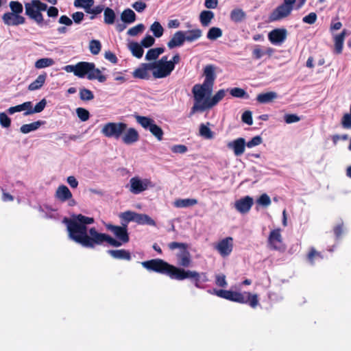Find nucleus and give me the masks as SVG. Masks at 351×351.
<instances>
[{
    "instance_id": "nucleus-46",
    "label": "nucleus",
    "mask_w": 351,
    "mask_h": 351,
    "mask_svg": "<svg viewBox=\"0 0 351 351\" xmlns=\"http://www.w3.org/2000/svg\"><path fill=\"white\" fill-rule=\"evenodd\" d=\"M150 30L153 32L154 36H156V38L161 37L164 32V29L162 26L158 21H155L152 23V25L150 27Z\"/></svg>"
},
{
    "instance_id": "nucleus-6",
    "label": "nucleus",
    "mask_w": 351,
    "mask_h": 351,
    "mask_svg": "<svg viewBox=\"0 0 351 351\" xmlns=\"http://www.w3.org/2000/svg\"><path fill=\"white\" fill-rule=\"evenodd\" d=\"M168 247L171 250H174L176 248L180 250V253L177 255L178 263L180 266L184 267L190 266L191 259L190 252L188 251L189 245L187 243L173 241L169 243Z\"/></svg>"
},
{
    "instance_id": "nucleus-24",
    "label": "nucleus",
    "mask_w": 351,
    "mask_h": 351,
    "mask_svg": "<svg viewBox=\"0 0 351 351\" xmlns=\"http://www.w3.org/2000/svg\"><path fill=\"white\" fill-rule=\"evenodd\" d=\"M226 95V91L223 89L218 90L215 95L212 97H207L205 99L207 108L208 109L216 106Z\"/></svg>"
},
{
    "instance_id": "nucleus-27",
    "label": "nucleus",
    "mask_w": 351,
    "mask_h": 351,
    "mask_svg": "<svg viewBox=\"0 0 351 351\" xmlns=\"http://www.w3.org/2000/svg\"><path fill=\"white\" fill-rule=\"evenodd\" d=\"M47 78V73L39 75L37 78L32 82L28 86V90H36L40 88L45 82Z\"/></svg>"
},
{
    "instance_id": "nucleus-35",
    "label": "nucleus",
    "mask_w": 351,
    "mask_h": 351,
    "mask_svg": "<svg viewBox=\"0 0 351 351\" xmlns=\"http://www.w3.org/2000/svg\"><path fill=\"white\" fill-rule=\"evenodd\" d=\"M136 223H137L139 225H149L152 226H156L155 221L146 214L138 213L136 216Z\"/></svg>"
},
{
    "instance_id": "nucleus-2",
    "label": "nucleus",
    "mask_w": 351,
    "mask_h": 351,
    "mask_svg": "<svg viewBox=\"0 0 351 351\" xmlns=\"http://www.w3.org/2000/svg\"><path fill=\"white\" fill-rule=\"evenodd\" d=\"M142 266L149 271L168 276L171 279L184 280L190 279L195 287L202 288L201 280L206 282L208 281L206 273L199 274L196 271L185 270L183 268L177 267L160 258L152 259L141 263Z\"/></svg>"
},
{
    "instance_id": "nucleus-41",
    "label": "nucleus",
    "mask_w": 351,
    "mask_h": 351,
    "mask_svg": "<svg viewBox=\"0 0 351 351\" xmlns=\"http://www.w3.org/2000/svg\"><path fill=\"white\" fill-rule=\"evenodd\" d=\"M323 256L319 252H317L314 247H311L307 254V260L311 264L314 265L316 259H322Z\"/></svg>"
},
{
    "instance_id": "nucleus-1",
    "label": "nucleus",
    "mask_w": 351,
    "mask_h": 351,
    "mask_svg": "<svg viewBox=\"0 0 351 351\" xmlns=\"http://www.w3.org/2000/svg\"><path fill=\"white\" fill-rule=\"evenodd\" d=\"M94 221L93 217L82 214L75 215L72 218L64 217L62 221L66 226L69 238L84 247L95 248L96 245H101L105 242L112 246L119 247L122 243H126L129 241L130 237L126 224H122V226L110 223L105 225L106 229L112 232L121 241H119L107 234L97 232L95 227L88 230L87 225L92 224Z\"/></svg>"
},
{
    "instance_id": "nucleus-60",
    "label": "nucleus",
    "mask_w": 351,
    "mask_h": 351,
    "mask_svg": "<svg viewBox=\"0 0 351 351\" xmlns=\"http://www.w3.org/2000/svg\"><path fill=\"white\" fill-rule=\"evenodd\" d=\"M317 19V14L315 12H311L302 19V21L307 24H314Z\"/></svg>"
},
{
    "instance_id": "nucleus-34",
    "label": "nucleus",
    "mask_w": 351,
    "mask_h": 351,
    "mask_svg": "<svg viewBox=\"0 0 351 351\" xmlns=\"http://www.w3.org/2000/svg\"><path fill=\"white\" fill-rule=\"evenodd\" d=\"M87 78L89 80H97L99 82H104L106 80V77L101 73V71L95 68V65L94 64V68L92 69L89 75L87 76Z\"/></svg>"
},
{
    "instance_id": "nucleus-19",
    "label": "nucleus",
    "mask_w": 351,
    "mask_h": 351,
    "mask_svg": "<svg viewBox=\"0 0 351 351\" xmlns=\"http://www.w3.org/2000/svg\"><path fill=\"white\" fill-rule=\"evenodd\" d=\"M245 141L243 138H238L228 143L227 146L229 149H232L236 156L242 155L245 152Z\"/></svg>"
},
{
    "instance_id": "nucleus-58",
    "label": "nucleus",
    "mask_w": 351,
    "mask_h": 351,
    "mask_svg": "<svg viewBox=\"0 0 351 351\" xmlns=\"http://www.w3.org/2000/svg\"><path fill=\"white\" fill-rule=\"evenodd\" d=\"M200 103H195L193 106L192 107L190 112V115L193 114L196 111L201 110L203 111L205 109H208L207 108V104H206V101L204 100L202 104Z\"/></svg>"
},
{
    "instance_id": "nucleus-8",
    "label": "nucleus",
    "mask_w": 351,
    "mask_h": 351,
    "mask_svg": "<svg viewBox=\"0 0 351 351\" xmlns=\"http://www.w3.org/2000/svg\"><path fill=\"white\" fill-rule=\"evenodd\" d=\"M214 83L204 80L202 84H195L192 89L196 103H201L206 95H210Z\"/></svg>"
},
{
    "instance_id": "nucleus-61",
    "label": "nucleus",
    "mask_w": 351,
    "mask_h": 351,
    "mask_svg": "<svg viewBox=\"0 0 351 351\" xmlns=\"http://www.w3.org/2000/svg\"><path fill=\"white\" fill-rule=\"evenodd\" d=\"M155 39L150 35H147L142 40L141 45L145 48H148L154 45Z\"/></svg>"
},
{
    "instance_id": "nucleus-31",
    "label": "nucleus",
    "mask_w": 351,
    "mask_h": 351,
    "mask_svg": "<svg viewBox=\"0 0 351 351\" xmlns=\"http://www.w3.org/2000/svg\"><path fill=\"white\" fill-rule=\"evenodd\" d=\"M204 80L214 83L216 79L215 66L213 64L206 65L204 69Z\"/></svg>"
},
{
    "instance_id": "nucleus-26",
    "label": "nucleus",
    "mask_w": 351,
    "mask_h": 351,
    "mask_svg": "<svg viewBox=\"0 0 351 351\" xmlns=\"http://www.w3.org/2000/svg\"><path fill=\"white\" fill-rule=\"evenodd\" d=\"M230 18L234 23H240L245 19L246 14L242 9L235 8L231 11Z\"/></svg>"
},
{
    "instance_id": "nucleus-5",
    "label": "nucleus",
    "mask_w": 351,
    "mask_h": 351,
    "mask_svg": "<svg viewBox=\"0 0 351 351\" xmlns=\"http://www.w3.org/2000/svg\"><path fill=\"white\" fill-rule=\"evenodd\" d=\"M342 23L338 19H332L330 25V32L332 34L334 41V52L340 54L342 52L345 36L346 35V29H343L339 34H335L334 32L341 28Z\"/></svg>"
},
{
    "instance_id": "nucleus-42",
    "label": "nucleus",
    "mask_w": 351,
    "mask_h": 351,
    "mask_svg": "<svg viewBox=\"0 0 351 351\" xmlns=\"http://www.w3.org/2000/svg\"><path fill=\"white\" fill-rule=\"evenodd\" d=\"M54 64V60L50 58H44L38 60L35 62V67L36 69H43L45 67L51 66Z\"/></svg>"
},
{
    "instance_id": "nucleus-52",
    "label": "nucleus",
    "mask_w": 351,
    "mask_h": 351,
    "mask_svg": "<svg viewBox=\"0 0 351 351\" xmlns=\"http://www.w3.org/2000/svg\"><path fill=\"white\" fill-rule=\"evenodd\" d=\"M89 49L93 55L98 54L101 49V45L98 40H92L89 43Z\"/></svg>"
},
{
    "instance_id": "nucleus-13",
    "label": "nucleus",
    "mask_w": 351,
    "mask_h": 351,
    "mask_svg": "<svg viewBox=\"0 0 351 351\" xmlns=\"http://www.w3.org/2000/svg\"><path fill=\"white\" fill-rule=\"evenodd\" d=\"M287 30L285 28H276L268 34L269 40L275 45H280L287 39Z\"/></svg>"
},
{
    "instance_id": "nucleus-43",
    "label": "nucleus",
    "mask_w": 351,
    "mask_h": 351,
    "mask_svg": "<svg viewBox=\"0 0 351 351\" xmlns=\"http://www.w3.org/2000/svg\"><path fill=\"white\" fill-rule=\"evenodd\" d=\"M222 36V30L219 27H213L208 33L207 38L210 40H215Z\"/></svg>"
},
{
    "instance_id": "nucleus-57",
    "label": "nucleus",
    "mask_w": 351,
    "mask_h": 351,
    "mask_svg": "<svg viewBox=\"0 0 351 351\" xmlns=\"http://www.w3.org/2000/svg\"><path fill=\"white\" fill-rule=\"evenodd\" d=\"M257 203L263 206H268L271 204V199L268 195L264 193L257 199Z\"/></svg>"
},
{
    "instance_id": "nucleus-53",
    "label": "nucleus",
    "mask_w": 351,
    "mask_h": 351,
    "mask_svg": "<svg viewBox=\"0 0 351 351\" xmlns=\"http://www.w3.org/2000/svg\"><path fill=\"white\" fill-rule=\"evenodd\" d=\"M145 29V25L143 23H139L134 27L130 28L127 34L130 36H136L140 33H142Z\"/></svg>"
},
{
    "instance_id": "nucleus-18",
    "label": "nucleus",
    "mask_w": 351,
    "mask_h": 351,
    "mask_svg": "<svg viewBox=\"0 0 351 351\" xmlns=\"http://www.w3.org/2000/svg\"><path fill=\"white\" fill-rule=\"evenodd\" d=\"M122 134L121 140L126 145H132L139 140V134L134 128H129Z\"/></svg>"
},
{
    "instance_id": "nucleus-54",
    "label": "nucleus",
    "mask_w": 351,
    "mask_h": 351,
    "mask_svg": "<svg viewBox=\"0 0 351 351\" xmlns=\"http://www.w3.org/2000/svg\"><path fill=\"white\" fill-rule=\"evenodd\" d=\"M76 113H77L78 118L82 121H86L90 118V113H89L88 110H87L85 108H83L81 107L77 108L76 109Z\"/></svg>"
},
{
    "instance_id": "nucleus-20",
    "label": "nucleus",
    "mask_w": 351,
    "mask_h": 351,
    "mask_svg": "<svg viewBox=\"0 0 351 351\" xmlns=\"http://www.w3.org/2000/svg\"><path fill=\"white\" fill-rule=\"evenodd\" d=\"M72 193L69 188L65 185H60L56 191L55 197L62 202H64L72 198Z\"/></svg>"
},
{
    "instance_id": "nucleus-47",
    "label": "nucleus",
    "mask_w": 351,
    "mask_h": 351,
    "mask_svg": "<svg viewBox=\"0 0 351 351\" xmlns=\"http://www.w3.org/2000/svg\"><path fill=\"white\" fill-rule=\"evenodd\" d=\"M230 95L237 98H249V95L241 88H233L230 91Z\"/></svg>"
},
{
    "instance_id": "nucleus-36",
    "label": "nucleus",
    "mask_w": 351,
    "mask_h": 351,
    "mask_svg": "<svg viewBox=\"0 0 351 351\" xmlns=\"http://www.w3.org/2000/svg\"><path fill=\"white\" fill-rule=\"evenodd\" d=\"M137 213L128 210L123 213H121L119 215V217L125 223H122V224H126L128 226V223L130 221H134L136 222Z\"/></svg>"
},
{
    "instance_id": "nucleus-22",
    "label": "nucleus",
    "mask_w": 351,
    "mask_h": 351,
    "mask_svg": "<svg viewBox=\"0 0 351 351\" xmlns=\"http://www.w3.org/2000/svg\"><path fill=\"white\" fill-rule=\"evenodd\" d=\"M108 253L114 258L119 260L130 261L132 259L131 253L126 250H109Z\"/></svg>"
},
{
    "instance_id": "nucleus-51",
    "label": "nucleus",
    "mask_w": 351,
    "mask_h": 351,
    "mask_svg": "<svg viewBox=\"0 0 351 351\" xmlns=\"http://www.w3.org/2000/svg\"><path fill=\"white\" fill-rule=\"evenodd\" d=\"M80 98L82 101H90L93 99L94 95L91 90L83 88L80 90Z\"/></svg>"
},
{
    "instance_id": "nucleus-12",
    "label": "nucleus",
    "mask_w": 351,
    "mask_h": 351,
    "mask_svg": "<svg viewBox=\"0 0 351 351\" xmlns=\"http://www.w3.org/2000/svg\"><path fill=\"white\" fill-rule=\"evenodd\" d=\"M215 249L221 256L226 257L229 256L233 250L232 237H228L219 241L215 246Z\"/></svg>"
},
{
    "instance_id": "nucleus-3",
    "label": "nucleus",
    "mask_w": 351,
    "mask_h": 351,
    "mask_svg": "<svg viewBox=\"0 0 351 351\" xmlns=\"http://www.w3.org/2000/svg\"><path fill=\"white\" fill-rule=\"evenodd\" d=\"M210 293L215 294L219 298L240 304H248L254 308L258 305L257 294H252L250 292L243 293L224 289H213L208 291Z\"/></svg>"
},
{
    "instance_id": "nucleus-62",
    "label": "nucleus",
    "mask_w": 351,
    "mask_h": 351,
    "mask_svg": "<svg viewBox=\"0 0 351 351\" xmlns=\"http://www.w3.org/2000/svg\"><path fill=\"white\" fill-rule=\"evenodd\" d=\"M241 120L243 122L247 123L249 125H252L253 120H252V112L249 110L244 112L242 114Z\"/></svg>"
},
{
    "instance_id": "nucleus-39",
    "label": "nucleus",
    "mask_w": 351,
    "mask_h": 351,
    "mask_svg": "<svg viewBox=\"0 0 351 351\" xmlns=\"http://www.w3.org/2000/svg\"><path fill=\"white\" fill-rule=\"evenodd\" d=\"M129 48L132 55L136 58H141L143 56L144 50L141 45H139L136 42H133L130 44Z\"/></svg>"
},
{
    "instance_id": "nucleus-63",
    "label": "nucleus",
    "mask_w": 351,
    "mask_h": 351,
    "mask_svg": "<svg viewBox=\"0 0 351 351\" xmlns=\"http://www.w3.org/2000/svg\"><path fill=\"white\" fill-rule=\"evenodd\" d=\"M262 143V138L260 136H254L250 141L245 143L249 148L257 146Z\"/></svg>"
},
{
    "instance_id": "nucleus-40",
    "label": "nucleus",
    "mask_w": 351,
    "mask_h": 351,
    "mask_svg": "<svg viewBox=\"0 0 351 351\" xmlns=\"http://www.w3.org/2000/svg\"><path fill=\"white\" fill-rule=\"evenodd\" d=\"M164 51L165 49L163 47L150 49L146 53L145 59L147 60H156Z\"/></svg>"
},
{
    "instance_id": "nucleus-16",
    "label": "nucleus",
    "mask_w": 351,
    "mask_h": 351,
    "mask_svg": "<svg viewBox=\"0 0 351 351\" xmlns=\"http://www.w3.org/2000/svg\"><path fill=\"white\" fill-rule=\"evenodd\" d=\"M269 247L272 250H280L282 243V235L280 229H275L270 232L268 237Z\"/></svg>"
},
{
    "instance_id": "nucleus-55",
    "label": "nucleus",
    "mask_w": 351,
    "mask_h": 351,
    "mask_svg": "<svg viewBox=\"0 0 351 351\" xmlns=\"http://www.w3.org/2000/svg\"><path fill=\"white\" fill-rule=\"evenodd\" d=\"M104 10V6L101 5H97L94 8L90 7L89 9H87L86 12L88 14H91L92 15L90 16L91 20L95 18V16L101 13V12Z\"/></svg>"
},
{
    "instance_id": "nucleus-32",
    "label": "nucleus",
    "mask_w": 351,
    "mask_h": 351,
    "mask_svg": "<svg viewBox=\"0 0 351 351\" xmlns=\"http://www.w3.org/2000/svg\"><path fill=\"white\" fill-rule=\"evenodd\" d=\"M44 121H37L29 124H24L20 128V131L23 134H27L30 132L36 130L40 126L44 124Z\"/></svg>"
},
{
    "instance_id": "nucleus-28",
    "label": "nucleus",
    "mask_w": 351,
    "mask_h": 351,
    "mask_svg": "<svg viewBox=\"0 0 351 351\" xmlns=\"http://www.w3.org/2000/svg\"><path fill=\"white\" fill-rule=\"evenodd\" d=\"M184 32L185 33V40L189 43L197 40L202 36V31L200 29H194Z\"/></svg>"
},
{
    "instance_id": "nucleus-44",
    "label": "nucleus",
    "mask_w": 351,
    "mask_h": 351,
    "mask_svg": "<svg viewBox=\"0 0 351 351\" xmlns=\"http://www.w3.org/2000/svg\"><path fill=\"white\" fill-rule=\"evenodd\" d=\"M149 132L158 140L162 141L163 137V130L160 127L157 125L155 122L149 128Z\"/></svg>"
},
{
    "instance_id": "nucleus-33",
    "label": "nucleus",
    "mask_w": 351,
    "mask_h": 351,
    "mask_svg": "<svg viewBox=\"0 0 351 351\" xmlns=\"http://www.w3.org/2000/svg\"><path fill=\"white\" fill-rule=\"evenodd\" d=\"M116 14L114 11L110 8H106L104 10V22L106 25H112L114 23Z\"/></svg>"
},
{
    "instance_id": "nucleus-37",
    "label": "nucleus",
    "mask_w": 351,
    "mask_h": 351,
    "mask_svg": "<svg viewBox=\"0 0 351 351\" xmlns=\"http://www.w3.org/2000/svg\"><path fill=\"white\" fill-rule=\"evenodd\" d=\"M215 15L212 11L204 10L200 13L199 20L203 26H208Z\"/></svg>"
},
{
    "instance_id": "nucleus-49",
    "label": "nucleus",
    "mask_w": 351,
    "mask_h": 351,
    "mask_svg": "<svg viewBox=\"0 0 351 351\" xmlns=\"http://www.w3.org/2000/svg\"><path fill=\"white\" fill-rule=\"evenodd\" d=\"M11 13L20 15L23 11V7L21 3L16 1H11L9 3Z\"/></svg>"
},
{
    "instance_id": "nucleus-30",
    "label": "nucleus",
    "mask_w": 351,
    "mask_h": 351,
    "mask_svg": "<svg viewBox=\"0 0 351 351\" xmlns=\"http://www.w3.org/2000/svg\"><path fill=\"white\" fill-rule=\"evenodd\" d=\"M121 19L124 23L130 24L136 21V14L132 10L127 8L121 13Z\"/></svg>"
},
{
    "instance_id": "nucleus-50",
    "label": "nucleus",
    "mask_w": 351,
    "mask_h": 351,
    "mask_svg": "<svg viewBox=\"0 0 351 351\" xmlns=\"http://www.w3.org/2000/svg\"><path fill=\"white\" fill-rule=\"evenodd\" d=\"M94 0H75L74 6L76 8H83L85 11L92 7L94 4Z\"/></svg>"
},
{
    "instance_id": "nucleus-10",
    "label": "nucleus",
    "mask_w": 351,
    "mask_h": 351,
    "mask_svg": "<svg viewBox=\"0 0 351 351\" xmlns=\"http://www.w3.org/2000/svg\"><path fill=\"white\" fill-rule=\"evenodd\" d=\"M293 8L282 3L275 8L269 14V21H278L289 16Z\"/></svg>"
},
{
    "instance_id": "nucleus-14",
    "label": "nucleus",
    "mask_w": 351,
    "mask_h": 351,
    "mask_svg": "<svg viewBox=\"0 0 351 351\" xmlns=\"http://www.w3.org/2000/svg\"><path fill=\"white\" fill-rule=\"evenodd\" d=\"M2 20L4 24L8 26H17L25 23V17L9 12L3 14Z\"/></svg>"
},
{
    "instance_id": "nucleus-48",
    "label": "nucleus",
    "mask_w": 351,
    "mask_h": 351,
    "mask_svg": "<svg viewBox=\"0 0 351 351\" xmlns=\"http://www.w3.org/2000/svg\"><path fill=\"white\" fill-rule=\"evenodd\" d=\"M46 104H47L46 99H43L38 104H36V105L34 106V108H33L32 110L29 111V112H25L24 115L27 116V115L32 114L34 113L40 112L45 109Z\"/></svg>"
},
{
    "instance_id": "nucleus-21",
    "label": "nucleus",
    "mask_w": 351,
    "mask_h": 351,
    "mask_svg": "<svg viewBox=\"0 0 351 351\" xmlns=\"http://www.w3.org/2000/svg\"><path fill=\"white\" fill-rule=\"evenodd\" d=\"M185 40V33L183 31L176 32L171 39L167 43V47L173 49L183 45Z\"/></svg>"
},
{
    "instance_id": "nucleus-23",
    "label": "nucleus",
    "mask_w": 351,
    "mask_h": 351,
    "mask_svg": "<svg viewBox=\"0 0 351 351\" xmlns=\"http://www.w3.org/2000/svg\"><path fill=\"white\" fill-rule=\"evenodd\" d=\"M148 64H149V63H143L140 67L136 69L132 73L133 77L138 79H148V71L152 70Z\"/></svg>"
},
{
    "instance_id": "nucleus-4",
    "label": "nucleus",
    "mask_w": 351,
    "mask_h": 351,
    "mask_svg": "<svg viewBox=\"0 0 351 351\" xmlns=\"http://www.w3.org/2000/svg\"><path fill=\"white\" fill-rule=\"evenodd\" d=\"M25 14L38 25H42L44 21L41 13L47 9V5L40 0H32L30 3H25Z\"/></svg>"
},
{
    "instance_id": "nucleus-38",
    "label": "nucleus",
    "mask_w": 351,
    "mask_h": 351,
    "mask_svg": "<svg viewBox=\"0 0 351 351\" xmlns=\"http://www.w3.org/2000/svg\"><path fill=\"white\" fill-rule=\"evenodd\" d=\"M197 204L196 199H178L174 202L175 206L178 208H186L193 206Z\"/></svg>"
},
{
    "instance_id": "nucleus-17",
    "label": "nucleus",
    "mask_w": 351,
    "mask_h": 351,
    "mask_svg": "<svg viewBox=\"0 0 351 351\" xmlns=\"http://www.w3.org/2000/svg\"><path fill=\"white\" fill-rule=\"evenodd\" d=\"M75 75L78 77H84L89 75L90 71L94 68V63L88 62H80L75 65Z\"/></svg>"
},
{
    "instance_id": "nucleus-64",
    "label": "nucleus",
    "mask_w": 351,
    "mask_h": 351,
    "mask_svg": "<svg viewBox=\"0 0 351 351\" xmlns=\"http://www.w3.org/2000/svg\"><path fill=\"white\" fill-rule=\"evenodd\" d=\"M171 150L173 153L184 154L187 152L188 148L184 145H176L171 147Z\"/></svg>"
},
{
    "instance_id": "nucleus-56",
    "label": "nucleus",
    "mask_w": 351,
    "mask_h": 351,
    "mask_svg": "<svg viewBox=\"0 0 351 351\" xmlns=\"http://www.w3.org/2000/svg\"><path fill=\"white\" fill-rule=\"evenodd\" d=\"M0 124L5 128H9L11 125V119L5 112H0Z\"/></svg>"
},
{
    "instance_id": "nucleus-45",
    "label": "nucleus",
    "mask_w": 351,
    "mask_h": 351,
    "mask_svg": "<svg viewBox=\"0 0 351 351\" xmlns=\"http://www.w3.org/2000/svg\"><path fill=\"white\" fill-rule=\"evenodd\" d=\"M199 134L206 139H212L214 137L213 132L204 123H202L199 126Z\"/></svg>"
},
{
    "instance_id": "nucleus-59",
    "label": "nucleus",
    "mask_w": 351,
    "mask_h": 351,
    "mask_svg": "<svg viewBox=\"0 0 351 351\" xmlns=\"http://www.w3.org/2000/svg\"><path fill=\"white\" fill-rule=\"evenodd\" d=\"M215 284L220 287H226L227 282L224 274H217L215 276Z\"/></svg>"
},
{
    "instance_id": "nucleus-9",
    "label": "nucleus",
    "mask_w": 351,
    "mask_h": 351,
    "mask_svg": "<svg viewBox=\"0 0 351 351\" xmlns=\"http://www.w3.org/2000/svg\"><path fill=\"white\" fill-rule=\"evenodd\" d=\"M149 65L152 69H155L153 71V76L155 78L166 77L174 70V66L167 62H154L149 63Z\"/></svg>"
},
{
    "instance_id": "nucleus-15",
    "label": "nucleus",
    "mask_w": 351,
    "mask_h": 351,
    "mask_svg": "<svg viewBox=\"0 0 351 351\" xmlns=\"http://www.w3.org/2000/svg\"><path fill=\"white\" fill-rule=\"evenodd\" d=\"M254 200L250 196H245L235 202L234 207L240 213H247L253 206Z\"/></svg>"
},
{
    "instance_id": "nucleus-25",
    "label": "nucleus",
    "mask_w": 351,
    "mask_h": 351,
    "mask_svg": "<svg viewBox=\"0 0 351 351\" xmlns=\"http://www.w3.org/2000/svg\"><path fill=\"white\" fill-rule=\"evenodd\" d=\"M277 97L278 95L276 92L270 91L258 94L256 101L260 104H267L273 101Z\"/></svg>"
},
{
    "instance_id": "nucleus-7",
    "label": "nucleus",
    "mask_w": 351,
    "mask_h": 351,
    "mask_svg": "<svg viewBox=\"0 0 351 351\" xmlns=\"http://www.w3.org/2000/svg\"><path fill=\"white\" fill-rule=\"evenodd\" d=\"M126 129L127 124L125 123L109 122L103 126L101 132L107 138L119 139Z\"/></svg>"
},
{
    "instance_id": "nucleus-11",
    "label": "nucleus",
    "mask_w": 351,
    "mask_h": 351,
    "mask_svg": "<svg viewBox=\"0 0 351 351\" xmlns=\"http://www.w3.org/2000/svg\"><path fill=\"white\" fill-rule=\"evenodd\" d=\"M130 191L134 194H139L147 189L149 186H152V182L147 179L141 180L138 177L132 178L130 180Z\"/></svg>"
},
{
    "instance_id": "nucleus-29",
    "label": "nucleus",
    "mask_w": 351,
    "mask_h": 351,
    "mask_svg": "<svg viewBox=\"0 0 351 351\" xmlns=\"http://www.w3.org/2000/svg\"><path fill=\"white\" fill-rule=\"evenodd\" d=\"M136 122L140 124L144 129L149 130L152 125L154 123V120L148 117L141 116L138 114H134Z\"/></svg>"
}]
</instances>
